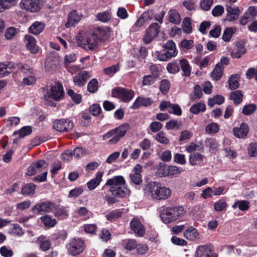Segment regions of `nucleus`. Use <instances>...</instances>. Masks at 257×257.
Segmentation results:
<instances>
[{"label": "nucleus", "instance_id": "f257e3e1", "mask_svg": "<svg viewBox=\"0 0 257 257\" xmlns=\"http://www.w3.org/2000/svg\"><path fill=\"white\" fill-rule=\"evenodd\" d=\"M102 189L111 193L112 196L106 195L104 197L105 200L109 204L118 202V198L125 197L128 193L125 180L121 176H116L108 179Z\"/></svg>", "mask_w": 257, "mask_h": 257}, {"label": "nucleus", "instance_id": "f03ea898", "mask_svg": "<svg viewBox=\"0 0 257 257\" xmlns=\"http://www.w3.org/2000/svg\"><path fill=\"white\" fill-rule=\"evenodd\" d=\"M144 191L145 195L157 200H166L171 194V191L169 188L163 186L157 182H149L145 186Z\"/></svg>", "mask_w": 257, "mask_h": 257}, {"label": "nucleus", "instance_id": "7ed1b4c3", "mask_svg": "<svg viewBox=\"0 0 257 257\" xmlns=\"http://www.w3.org/2000/svg\"><path fill=\"white\" fill-rule=\"evenodd\" d=\"M184 213L181 206L167 207L163 208L161 213V218L165 224H169L180 217Z\"/></svg>", "mask_w": 257, "mask_h": 257}, {"label": "nucleus", "instance_id": "20e7f679", "mask_svg": "<svg viewBox=\"0 0 257 257\" xmlns=\"http://www.w3.org/2000/svg\"><path fill=\"white\" fill-rule=\"evenodd\" d=\"M129 129L130 125L128 124H122L105 134L103 136V139L106 140L112 138L109 140V144L110 145L115 144L125 136Z\"/></svg>", "mask_w": 257, "mask_h": 257}, {"label": "nucleus", "instance_id": "39448f33", "mask_svg": "<svg viewBox=\"0 0 257 257\" xmlns=\"http://www.w3.org/2000/svg\"><path fill=\"white\" fill-rule=\"evenodd\" d=\"M163 48V53L157 52L156 54V58L160 61H167L177 54L175 44L172 40H169L164 44Z\"/></svg>", "mask_w": 257, "mask_h": 257}, {"label": "nucleus", "instance_id": "423d86ee", "mask_svg": "<svg viewBox=\"0 0 257 257\" xmlns=\"http://www.w3.org/2000/svg\"><path fill=\"white\" fill-rule=\"evenodd\" d=\"M98 38L94 33L89 34L82 41L79 40L77 43L86 51H93L97 47L99 41Z\"/></svg>", "mask_w": 257, "mask_h": 257}, {"label": "nucleus", "instance_id": "0eeeda50", "mask_svg": "<svg viewBox=\"0 0 257 257\" xmlns=\"http://www.w3.org/2000/svg\"><path fill=\"white\" fill-rule=\"evenodd\" d=\"M111 95L112 97L118 98L124 102H127L133 98L134 92L131 89L118 87L112 89Z\"/></svg>", "mask_w": 257, "mask_h": 257}, {"label": "nucleus", "instance_id": "6e6552de", "mask_svg": "<svg viewBox=\"0 0 257 257\" xmlns=\"http://www.w3.org/2000/svg\"><path fill=\"white\" fill-rule=\"evenodd\" d=\"M21 8L31 13H36L43 6V0H21Z\"/></svg>", "mask_w": 257, "mask_h": 257}, {"label": "nucleus", "instance_id": "1a4fd4ad", "mask_svg": "<svg viewBox=\"0 0 257 257\" xmlns=\"http://www.w3.org/2000/svg\"><path fill=\"white\" fill-rule=\"evenodd\" d=\"M160 26L157 23L152 24L146 30L143 40L145 44L150 43L159 34Z\"/></svg>", "mask_w": 257, "mask_h": 257}, {"label": "nucleus", "instance_id": "9d476101", "mask_svg": "<svg viewBox=\"0 0 257 257\" xmlns=\"http://www.w3.org/2000/svg\"><path fill=\"white\" fill-rule=\"evenodd\" d=\"M55 207V203L52 202H42L36 204L32 208V211L35 214H43L49 212Z\"/></svg>", "mask_w": 257, "mask_h": 257}, {"label": "nucleus", "instance_id": "9b49d317", "mask_svg": "<svg viewBox=\"0 0 257 257\" xmlns=\"http://www.w3.org/2000/svg\"><path fill=\"white\" fill-rule=\"evenodd\" d=\"M69 253L72 255H76L82 252L83 248V241L81 239H73L68 245Z\"/></svg>", "mask_w": 257, "mask_h": 257}, {"label": "nucleus", "instance_id": "f8f14e48", "mask_svg": "<svg viewBox=\"0 0 257 257\" xmlns=\"http://www.w3.org/2000/svg\"><path fill=\"white\" fill-rule=\"evenodd\" d=\"M73 127V123L68 119H61L56 120L53 128L58 132H69Z\"/></svg>", "mask_w": 257, "mask_h": 257}, {"label": "nucleus", "instance_id": "ddd939ff", "mask_svg": "<svg viewBox=\"0 0 257 257\" xmlns=\"http://www.w3.org/2000/svg\"><path fill=\"white\" fill-rule=\"evenodd\" d=\"M64 93L62 85L61 84L57 83L51 87L50 92L48 93V96L59 101L64 96Z\"/></svg>", "mask_w": 257, "mask_h": 257}, {"label": "nucleus", "instance_id": "4468645a", "mask_svg": "<svg viewBox=\"0 0 257 257\" xmlns=\"http://www.w3.org/2000/svg\"><path fill=\"white\" fill-rule=\"evenodd\" d=\"M48 166L47 163L43 160H40L32 163L28 168L27 174L29 176H32L41 171V169L46 168Z\"/></svg>", "mask_w": 257, "mask_h": 257}, {"label": "nucleus", "instance_id": "2eb2a0df", "mask_svg": "<svg viewBox=\"0 0 257 257\" xmlns=\"http://www.w3.org/2000/svg\"><path fill=\"white\" fill-rule=\"evenodd\" d=\"M131 229L137 235L142 237L145 234V229L144 225L138 218H133L130 222Z\"/></svg>", "mask_w": 257, "mask_h": 257}, {"label": "nucleus", "instance_id": "dca6fc26", "mask_svg": "<svg viewBox=\"0 0 257 257\" xmlns=\"http://www.w3.org/2000/svg\"><path fill=\"white\" fill-rule=\"evenodd\" d=\"M91 77L89 73L86 71H83L78 73L73 77V82L76 85L80 87L83 86L86 81Z\"/></svg>", "mask_w": 257, "mask_h": 257}, {"label": "nucleus", "instance_id": "f3484780", "mask_svg": "<svg viewBox=\"0 0 257 257\" xmlns=\"http://www.w3.org/2000/svg\"><path fill=\"white\" fill-rule=\"evenodd\" d=\"M111 32L108 27H98L94 33L98 37L99 41H105L110 38Z\"/></svg>", "mask_w": 257, "mask_h": 257}, {"label": "nucleus", "instance_id": "a211bd4d", "mask_svg": "<svg viewBox=\"0 0 257 257\" xmlns=\"http://www.w3.org/2000/svg\"><path fill=\"white\" fill-rule=\"evenodd\" d=\"M154 12L153 10L144 12L136 22L135 26L141 27L144 23L152 20L154 17Z\"/></svg>", "mask_w": 257, "mask_h": 257}, {"label": "nucleus", "instance_id": "6ab92c4d", "mask_svg": "<svg viewBox=\"0 0 257 257\" xmlns=\"http://www.w3.org/2000/svg\"><path fill=\"white\" fill-rule=\"evenodd\" d=\"M249 127L246 123H242L239 127H235L233 130L234 135L238 138L243 139L247 135Z\"/></svg>", "mask_w": 257, "mask_h": 257}, {"label": "nucleus", "instance_id": "aec40b11", "mask_svg": "<svg viewBox=\"0 0 257 257\" xmlns=\"http://www.w3.org/2000/svg\"><path fill=\"white\" fill-rule=\"evenodd\" d=\"M212 250L211 245H200L197 248L195 256V257H210Z\"/></svg>", "mask_w": 257, "mask_h": 257}, {"label": "nucleus", "instance_id": "412c9836", "mask_svg": "<svg viewBox=\"0 0 257 257\" xmlns=\"http://www.w3.org/2000/svg\"><path fill=\"white\" fill-rule=\"evenodd\" d=\"M25 39L27 42L26 44L27 49L33 54L37 53L39 51V47L36 45V39L30 35H26Z\"/></svg>", "mask_w": 257, "mask_h": 257}, {"label": "nucleus", "instance_id": "4be33fe9", "mask_svg": "<svg viewBox=\"0 0 257 257\" xmlns=\"http://www.w3.org/2000/svg\"><path fill=\"white\" fill-rule=\"evenodd\" d=\"M153 100L150 97H138L132 106L133 109H137L140 106H148L151 105Z\"/></svg>", "mask_w": 257, "mask_h": 257}, {"label": "nucleus", "instance_id": "5701e85b", "mask_svg": "<svg viewBox=\"0 0 257 257\" xmlns=\"http://www.w3.org/2000/svg\"><path fill=\"white\" fill-rule=\"evenodd\" d=\"M80 20V16L78 15L77 12L76 10H73L71 11L68 18V21L66 24V27L67 28H70L74 26Z\"/></svg>", "mask_w": 257, "mask_h": 257}, {"label": "nucleus", "instance_id": "b1692460", "mask_svg": "<svg viewBox=\"0 0 257 257\" xmlns=\"http://www.w3.org/2000/svg\"><path fill=\"white\" fill-rule=\"evenodd\" d=\"M184 236L188 240L194 241L199 239V233L196 228L190 226L184 231Z\"/></svg>", "mask_w": 257, "mask_h": 257}, {"label": "nucleus", "instance_id": "393cba45", "mask_svg": "<svg viewBox=\"0 0 257 257\" xmlns=\"http://www.w3.org/2000/svg\"><path fill=\"white\" fill-rule=\"evenodd\" d=\"M236 50L231 52L230 54L233 58H239L246 53V50L243 44L240 42H236L235 44Z\"/></svg>", "mask_w": 257, "mask_h": 257}, {"label": "nucleus", "instance_id": "a878e982", "mask_svg": "<svg viewBox=\"0 0 257 257\" xmlns=\"http://www.w3.org/2000/svg\"><path fill=\"white\" fill-rule=\"evenodd\" d=\"M226 11L227 12L226 20L228 21H233L239 17V10L238 7L233 8L230 6H227Z\"/></svg>", "mask_w": 257, "mask_h": 257}, {"label": "nucleus", "instance_id": "bb28decb", "mask_svg": "<svg viewBox=\"0 0 257 257\" xmlns=\"http://www.w3.org/2000/svg\"><path fill=\"white\" fill-rule=\"evenodd\" d=\"M102 173L101 172H98L95 178L91 179L87 183V186L90 190L95 189L100 183L102 180Z\"/></svg>", "mask_w": 257, "mask_h": 257}, {"label": "nucleus", "instance_id": "cd10ccee", "mask_svg": "<svg viewBox=\"0 0 257 257\" xmlns=\"http://www.w3.org/2000/svg\"><path fill=\"white\" fill-rule=\"evenodd\" d=\"M14 67V64L8 63L7 64L0 63V77H4L12 73V69Z\"/></svg>", "mask_w": 257, "mask_h": 257}, {"label": "nucleus", "instance_id": "c85d7f7f", "mask_svg": "<svg viewBox=\"0 0 257 257\" xmlns=\"http://www.w3.org/2000/svg\"><path fill=\"white\" fill-rule=\"evenodd\" d=\"M168 20L174 24H179L181 22V17L178 12L176 10H170L168 12Z\"/></svg>", "mask_w": 257, "mask_h": 257}, {"label": "nucleus", "instance_id": "c756f323", "mask_svg": "<svg viewBox=\"0 0 257 257\" xmlns=\"http://www.w3.org/2000/svg\"><path fill=\"white\" fill-rule=\"evenodd\" d=\"M44 28L45 25L43 23L37 21L30 26L29 31L32 34L37 35L42 32Z\"/></svg>", "mask_w": 257, "mask_h": 257}, {"label": "nucleus", "instance_id": "7c9ffc66", "mask_svg": "<svg viewBox=\"0 0 257 257\" xmlns=\"http://www.w3.org/2000/svg\"><path fill=\"white\" fill-rule=\"evenodd\" d=\"M179 64L181 69L183 72V75L186 77L189 76L191 74V69L188 61L185 59H182L179 61Z\"/></svg>", "mask_w": 257, "mask_h": 257}, {"label": "nucleus", "instance_id": "2f4dec72", "mask_svg": "<svg viewBox=\"0 0 257 257\" xmlns=\"http://www.w3.org/2000/svg\"><path fill=\"white\" fill-rule=\"evenodd\" d=\"M54 214L55 216L61 219L66 218L68 216V211L64 207H58L55 204V207L54 208Z\"/></svg>", "mask_w": 257, "mask_h": 257}, {"label": "nucleus", "instance_id": "473e14b6", "mask_svg": "<svg viewBox=\"0 0 257 257\" xmlns=\"http://www.w3.org/2000/svg\"><path fill=\"white\" fill-rule=\"evenodd\" d=\"M224 67L220 63H217L211 73L212 77L215 80H219L223 74Z\"/></svg>", "mask_w": 257, "mask_h": 257}, {"label": "nucleus", "instance_id": "72a5a7b5", "mask_svg": "<svg viewBox=\"0 0 257 257\" xmlns=\"http://www.w3.org/2000/svg\"><path fill=\"white\" fill-rule=\"evenodd\" d=\"M243 94L240 90L231 92L230 94V99L233 100L236 105L240 104L243 100Z\"/></svg>", "mask_w": 257, "mask_h": 257}, {"label": "nucleus", "instance_id": "f704fd0d", "mask_svg": "<svg viewBox=\"0 0 257 257\" xmlns=\"http://www.w3.org/2000/svg\"><path fill=\"white\" fill-rule=\"evenodd\" d=\"M40 219L45 226L48 227H54L57 223V220L49 215L42 216Z\"/></svg>", "mask_w": 257, "mask_h": 257}, {"label": "nucleus", "instance_id": "c9c22d12", "mask_svg": "<svg viewBox=\"0 0 257 257\" xmlns=\"http://www.w3.org/2000/svg\"><path fill=\"white\" fill-rule=\"evenodd\" d=\"M36 186L33 183L25 185L22 189L21 193L23 195L33 194L35 192Z\"/></svg>", "mask_w": 257, "mask_h": 257}, {"label": "nucleus", "instance_id": "e433bc0d", "mask_svg": "<svg viewBox=\"0 0 257 257\" xmlns=\"http://www.w3.org/2000/svg\"><path fill=\"white\" fill-rule=\"evenodd\" d=\"M257 106L254 103H250L245 105L242 109V113L245 115H249L253 114L256 110Z\"/></svg>", "mask_w": 257, "mask_h": 257}, {"label": "nucleus", "instance_id": "4c0bfd02", "mask_svg": "<svg viewBox=\"0 0 257 257\" xmlns=\"http://www.w3.org/2000/svg\"><path fill=\"white\" fill-rule=\"evenodd\" d=\"M239 78V76L238 74L232 75L230 77L228 80V86L230 89L234 90L238 87V79Z\"/></svg>", "mask_w": 257, "mask_h": 257}, {"label": "nucleus", "instance_id": "58836bf2", "mask_svg": "<svg viewBox=\"0 0 257 257\" xmlns=\"http://www.w3.org/2000/svg\"><path fill=\"white\" fill-rule=\"evenodd\" d=\"M224 101V97L221 95H216L208 100V105L213 107L215 104H221Z\"/></svg>", "mask_w": 257, "mask_h": 257}, {"label": "nucleus", "instance_id": "ea45409f", "mask_svg": "<svg viewBox=\"0 0 257 257\" xmlns=\"http://www.w3.org/2000/svg\"><path fill=\"white\" fill-rule=\"evenodd\" d=\"M205 104L202 102H198L193 104L190 108V111L193 114H197L200 112H204L205 110Z\"/></svg>", "mask_w": 257, "mask_h": 257}, {"label": "nucleus", "instance_id": "a19ab883", "mask_svg": "<svg viewBox=\"0 0 257 257\" xmlns=\"http://www.w3.org/2000/svg\"><path fill=\"white\" fill-rule=\"evenodd\" d=\"M98 89V82L97 79H91L87 84V91L91 93L96 92Z\"/></svg>", "mask_w": 257, "mask_h": 257}, {"label": "nucleus", "instance_id": "79ce46f5", "mask_svg": "<svg viewBox=\"0 0 257 257\" xmlns=\"http://www.w3.org/2000/svg\"><path fill=\"white\" fill-rule=\"evenodd\" d=\"M236 32V28L234 27H230L227 28L224 31L222 39L225 42H228L231 38L233 34H234Z\"/></svg>", "mask_w": 257, "mask_h": 257}, {"label": "nucleus", "instance_id": "37998d69", "mask_svg": "<svg viewBox=\"0 0 257 257\" xmlns=\"http://www.w3.org/2000/svg\"><path fill=\"white\" fill-rule=\"evenodd\" d=\"M205 146L209 148L210 151L213 152L217 149L218 143L215 139L207 138L205 141Z\"/></svg>", "mask_w": 257, "mask_h": 257}, {"label": "nucleus", "instance_id": "c03bdc74", "mask_svg": "<svg viewBox=\"0 0 257 257\" xmlns=\"http://www.w3.org/2000/svg\"><path fill=\"white\" fill-rule=\"evenodd\" d=\"M180 64L177 61L169 63L167 66V69L169 73H176L180 70Z\"/></svg>", "mask_w": 257, "mask_h": 257}, {"label": "nucleus", "instance_id": "a18cd8bd", "mask_svg": "<svg viewBox=\"0 0 257 257\" xmlns=\"http://www.w3.org/2000/svg\"><path fill=\"white\" fill-rule=\"evenodd\" d=\"M182 29L186 34H190L192 32L191 22L189 18H184L182 24Z\"/></svg>", "mask_w": 257, "mask_h": 257}, {"label": "nucleus", "instance_id": "49530a36", "mask_svg": "<svg viewBox=\"0 0 257 257\" xmlns=\"http://www.w3.org/2000/svg\"><path fill=\"white\" fill-rule=\"evenodd\" d=\"M122 213L121 211L115 210L112 211L110 213L106 215V217L108 220L113 221L115 219L120 217L122 215Z\"/></svg>", "mask_w": 257, "mask_h": 257}, {"label": "nucleus", "instance_id": "de8ad7c7", "mask_svg": "<svg viewBox=\"0 0 257 257\" xmlns=\"http://www.w3.org/2000/svg\"><path fill=\"white\" fill-rule=\"evenodd\" d=\"M17 67L22 72L27 75H31L33 72L32 69L31 67L26 64H23L22 63H18L17 64Z\"/></svg>", "mask_w": 257, "mask_h": 257}, {"label": "nucleus", "instance_id": "09e8293b", "mask_svg": "<svg viewBox=\"0 0 257 257\" xmlns=\"http://www.w3.org/2000/svg\"><path fill=\"white\" fill-rule=\"evenodd\" d=\"M96 18L98 20L105 23L108 22L111 18V15L108 12H104L98 13L96 15Z\"/></svg>", "mask_w": 257, "mask_h": 257}, {"label": "nucleus", "instance_id": "8fccbe9b", "mask_svg": "<svg viewBox=\"0 0 257 257\" xmlns=\"http://www.w3.org/2000/svg\"><path fill=\"white\" fill-rule=\"evenodd\" d=\"M120 67L118 64L113 65L103 69V72L108 75H112L119 70Z\"/></svg>", "mask_w": 257, "mask_h": 257}, {"label": "nucleus", "instance_id": "3c124183", "mask_svg": "<svg viewBox=\"0 0 257 257\" xmlns=\"http://www.w3.org/2000/svg\"><path fill=\"white\" fill-rule=\"evenodd\" d=\"M43 237L40 236L38 241L40 243V247L43 251H47L50 248L51 243L48 240H43Z\"/></svg>", "mask_w": 257, "mask_h": 257}, {"label": "nucleus", "instance_id": "603ef678", "mask_svg": "<svg viewBox=\"0 0 257 257\" xmlns=\"http://www.w3.org/2000/svg\"><path fill=\"white\" fill-rule=\"evenodd\" d=\"M67 93L76 103L79 104L81 102L82 97L80 94L75 93L72 89H69Z\"/></svg>", "mask_w": 257, "mask_h": 257}, {"label": "nucleus", "instance_id": "864d4df0", "mask_svg": "<svg viewBox=\"0 0 257 257\" xmlns=\"http://www.w3.org/2000/svg\"><path fill=\"white\" fill-rule=\"evenodd\" d=\"M156 140L159 143L165 145L169 144V139L165 136V133L162 131L159 132L156 135Z\"/></svg>", "mask_w": 257, "mask_h": 257}, {"label": "nucleus", "instance_id": "5fc2aeb1", "mask_svg": "<svg viewBox=\"0 0 257 257\" xmlns=\"http://www.w3.org/2000/svg\"><path fill=\"white\" fill-rule=\"evenodd\" d=\"M218 125L216 123H211L207 125L205 128L206 132L209 134H215L219 131Z\"/></svg>", "mask_w": 257, "mask_h": 257}, {"label": "nucleus", "instance_id": "6e6d98bb", "mask_svg": "<svg viewBox=\"0 0 257 257\" xmlns=\"http://www.w3.org/2000/svg\"><path fill=\"white\" fill-rule=\"evenodd\" d=\"M169 113H173L177 115H181L182 114V110L180 107L177 104H172L170 105V108L168 110Z\"/></svg>", "mask_w": 257, "mask_h": 257}, {"label": "nucleus", "instance_id": "4d7b16f0", "mask_svg": "<svg viewBox=\"0 0 257 257\" xmlns=\"http://www.w3.org/2000/svg\"><path fill=\"white\" fill-rule=\"evenodd\" d=\"M32 132V127L30 126H25L23 127L19 131L20 138H24L26 136L31 134Z\"/></svg>", "mask_w": 257, "mask_h": 257}, {"label": "nucleus", "instance_id": "13d9d810", "mask_svg": "<svg viewBox=\"0 0 257 257\" xmlns=\"http://www.w3.org/2000/svg\"><path fill=\"white\" fill-rule=\"evenodd\" d=\"M170 82L168 80L164 79L161 81L160 90L163 93H167L170 88Z\"/></svg>", "mask_w": 257, "mask_h": 257}, {"label": "nucleus", "instance_id": "bf43d9fd", "mask_svg": "<svg viewBox=\"0 0 257 257\" xmlns=\"http://www.w3.org/2000/svg\"><path fill=\"white\" fill-rule=\"evenodd\" d=\"M0 253L4 257H11L13 255V251L9 249L6 246H3L0 248Z\"/></svg>", "mask_w": 257, "mask_h": 257}, {"label": "nucleus", "instance_id": "052dcab7", "mask_svg": "<svg viewBox=\"0 0 257 257\" xmlns=\"http://www.w3.org/2000/svg\"><path fill=\"white\" fill-rule=\"evenodd\" d=\"M86 153V150L82 147H77L73 150V156L77 159L82 157Z\"/></svg>", "mask_w": 257, "mask_h": 257}, {"label": "nucleus", "instance_id": "680f3d73", "mask_svg": "<svg viewBox=\"0 0 257 257\" xmlns=\"http://www.w3.org/2000/svg\"><path fill=\"white\" fill-rule=\"evenodd\" d=\"M157 77V75H155L154 76L150 75L145 76L143 80V84L144 85H150L154 82L155 78Z\"/></svg>", "mask_w": 257, "mask_h": 257}, {"label": "nucleus", "instance_id": "e2e57ef3", "mask_svg": "<svg viewBox=\"0 0 257 257\" xmlns=\"http://www.w3.org/2000/svg\"><path fill=\"white\" fill-rule=\"evenodd\" d=\"M138 246L137 242L135 239H128L125 245V248L128 250H132L135 249Z\"/></svg>", "mask_w": 257, "mask_h": 257}, {"label": "nucleus", "instance_id": "0e129e2a", "mask_svg": "<svg viewBox=\"0 0 257 257\" xmlns=\"http://www.w3.org/2000/svg\"><path fill=\"white\" fill-rule=\"evenodd\" d=\"M203 159V156L198 153H194L191 155L189 158V162L191 165L193 166L196 164L195 162L197 161L202 160Z\"/></svg>", "mask_w": 257, "mask_h": 257}, {"label": "nucleus", "instance_id": "69168bd1", "mask_svg": "<svg viewBox=\"0 0 257 257\" xmlns=\"http://www.w3.org/2000/svg\"><path fill=\"white\" fill-rule=\"evenodd\" d=\"M130 177L132 182L136 185H140L142 182L141 174L138 173H133L130 174Z\"/></svg>", "mask_w": 257, "mask_h": 257}, {"label": "nucleus", "instance_id": "338daca9", "mask_svg": "<svg viewBox=\"0 0 257 257\" xmlns=\"http://www.w3.org/2000/svg\"><path fill=\"white\" fill-rule=\"evenodd\" d=\"M227 206L226 202L223 200H220L215 203L214 205V209L217 211H221L223 210Z\"/></svg>", "mask_w": 257, "mask_h": 257}, {"label": "nucleus", "instance_id": "774afa93", "mask_svg": "<svg viewBox=\"0 0 257 257\" xmlns=\"http://www.w3.org/2000/svg\"><path fill=\"white\" fill-rule=\"evenodd\" d=\"M163 124L158 121H153L150 125V128L152 132L156 133L161 130L162 128Z\"/></svg>", "mask_w": 257, "mask_h": 257}]
</instances>
